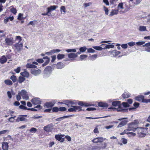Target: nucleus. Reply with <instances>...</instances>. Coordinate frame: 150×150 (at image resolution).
I'll use <instances>...</instances> for the list:
<instances>
[{
	"mask_svg": "<svg viewBox=\"0 0 150 150\" xmlns=\"http://www.w3.org/2000/svg\"><path fill=\"white\" fill-rule=\"evenodd\" d=\"M19 94H20L23 99L27 100L29 99L27 92L24 90H22L19 93Z\"/></svg>",
	"mask_w": 150,
	"mask_h": 150,
	"instance_id": "obj_4",
	"label": "nucleus"
},
{
	"mask_svg": "<svg viewBox=\"0 0 150 150\" xmlns=\"http://www.w3.org/2000/svg\"><path fill=\"white\" fill-rule=\"evenodd\" d=\"M97 55L96 54H94L92 56H91L89 57V59L90 60H94L97 58Z\"/></svg>",
	"mask_w": 150,
	"mask_h": 150,
	"instance_id": "obj_32",
	"label": "nucleus"
},
{
	"mask_svg": "<svg viewBox=\"0 0 150 150\" xmlns=\"http://www.w3.org/2000/svg\"><path fill=\"white\" fill-rule=\"evenodd\" d=\"M19 108L22 109L23 110H27L28 108L23 105H21L19 106Z\"/></svg>",
	"mask_w": 150,
	"mask_h": 150,
	"instance_id": "obj_58",
	"label": "nucleus"
},
{
	"mask_svg": "<svg viewBox=\"0 0 150 150\" xmlns=\"http://www.w3.org/2000/svg\"><path fill=\"white\" fill-rule=\"evenodd\" d=\"M16 117V116H15L13 117H11L10 118H9L8 119V120L9 121L13 122H14V118Z\"/></svg>",
	"mask_w": 150,
	"mask_h": 150,
	"instance_id": "obj_55",
	"label": "nucleus"
},
{
	"mask_svg": "<svg viewBox=\"0 0 150 150\" xmlns=\"http://www.w3.org/2000/svg\"><path fill=\"white\" fill-rule=\"evenodd\" d=\"M87 49L88 52L93 53L95 52V50L92 48H89Z\"/></svg>",
	"mask_w": 150,
	"mask_h": 150,
	"instance_id": "obj_59",
	"label": "nucleus"
},
{
	"mask_svg": "<svg viewBox=\"0 0 150 150\" xmlns=\"http://www.w3.org/2000/svg\"><path fill=\"white\" fill-rule=\"evenodd\" d=\"M93 48L95 49V50H101L102 49H103V48H102L100 46H93Z\"/></svg>",
	"mask_w": 150,
	"mask_h": 150,
	"instance_id": "obj_45",
	"label": "nucleus"
},
{
	"mask_svg": "<svg viewBox=\"0 0 150 150\" xmlns=\"http://www.w3.org/2000/svg\"><path fill=\"white\" fill-rule=\"evenodd\" d=\"M42 117V116H38V115H35L33 116L32 117V118L33 119H39L40 118H41Z\"/></svg>",
	"mask_w": 150,
	"mask_h": 150,
	"instance_id": "obj_60",
	"label": "nucleus"
},
{
	"mask_svg": "<svg viewBox=\"0 0 150 150\" xmlns=\"http://www.w3.org/2000/svg\"><path fill=\"white\" fill-rule=\"evenodd\" d=\"M114 46L112 45H108L106 46L105 47L103 48V49H107L113 48L114 47Z\"/></svg>",
	"mask_w": 150,
	"mask_h": 150,
	"instance_id": "obj_41",
	"label": "nucleus"
},
{
	"mask_svg": "<svg viewBox=\"0 0 150 150\" xmlns=\"http://www.w3.org/2000/svg\"><path fill=\"white\" fill-rule=\"evenodd\" d=\"M135 131H137V135L138 137L140 138L144 137L146 135L144 133V129L142 128H135Z\"/></svg>",
	"mask_w": 150,
	"mask_h": 150,
	"instance_id": "obj_3",
	"label": "nucleus"
},
{
	"mask_svg": "<svg viewBox=\"0 0 150 150\" xmlns=\"http://www.w3.org/2000/svg\"><path fill=\"white\" fill-rule=\"evenodd\" d=\"M75 103L74 101H72L69 100H66V105L68 106H70L74 104Z\"/></svg>",
	"mask_w": 150,
	"mask_h": 150,
	"instance_id": "obj_24",
	"label": "nucleus"
},
{
	"mask_svg": "<svg viewBox=\"0 0 150 150\" xmlns=\"http://www.w3.org/2000/svg\"><path fill=\"white\" fill-rule=\"evenodd\" d=\"M5 83L8 85H11L13 84L12 82L10 80L7 79L4 81Z\"/></svg>",
	"mask_w": 150,
	"mask_h": 150,
	"instance_id": "obj_31",
	"label": "nucleus"
},
{
	"mask_svg": "<svg viewBox=\"0 0 150 150\" xmlns=\"http://www.w3.org/2000/svg\"><path fill=\"white\" fill-rule=\"evenodd\" d=\"M60 50L59 49H55L51 50V52L52 54H54L55 53L59 52L60 51Z\"/></svg>",
	"mask_w": 150,
	"mask_h": 150,
	"instance_id": "obj_48",
	"label": "nucleus"
},
{
	"mask_svg": "<svg viewBox=\"0 0 150 150\" xmlns=\"http://www.w3.org/2000/svg\"><path fill=\"white\" fill-rule=\"evenodd\" d=\"M10 11L12 13L15 14H16L17 13V10L15 8H11L10 9Z\"/></svg>",
	"mask_w": 150,
	"mask_h": 150,
	"instance_id": "obj_53",
	"label": "nucleus"
},
{
	"mask_svg": "<svg viewBox=\"0 0 150 150\" xmlns=\"http://www.w3.org/2000/svg\"><path fill=\"white\" fill-rule=\"evenodd\" d=\"M52 111L53 112H57L59 111V108L57 107H54L52 109Z\"/></svg>",
	"mask_w": 150,
	"mask_h": 150,
	"instance_id": "obj_47",
	"label": "nucleus"
},
{
	"mask_svg": "<svg viewBox=\"0 0 150 150\" xmlns=\"http://www.w3.org/2000/svg\"><path fill=\"white\" fill-rule=\"evenodd\" d=\"M24 117H27V115H20L17 117L16 120V122H19V121H25L26 120V119Z\"/></svg>",
	"mask_w": 150,
	"mask_h": 150,
	"instance_id": "obj_10",
	"label": "nucleus"
},
{
	"mask_svg": "<svg viewBox=\"0 0 150 150\" xmlns=\"http://www.w3.org/2000/svg\"><path fill=\"white\" fill-rule=\"evenodd\" d=\"M16 40H18V43L20 42L22 40L21 38L19 36H17L16 37Z\"/></svg>",
	"mask_w": 150,
	"mask_h": 150,
	"instance_id": "obj_50",
	"label": "nucleus"
},
{
	"mask_svg": "<svg viewBox=\"0 0 150 150\" xmlns=\"http://www.w3.org/2000/svg\"><path fill=\"white\" fill-rule=\"evenodd\" d=\"M118 10H112L110 12L109 16H112L114 15H116L118 13Z\"/></svg>",
	"mask_w": 150,
	"mask_h": 150,
	"instance_id": "obj_21",
	"label": "nucleus"
},
{
	"mask_svg": "<svg viewBox=\"0 0 150 150\" xmlns=\"http://www.w3.org/2000/svg\"><path fill=\"white\" fill-rule=\"evenodd\" d=\"M135 44V42H128L127 43V44L130 47H132Z\"/></svg>",
	"mask_w": 150,
	"mask_h": 150,
	"instance_id": "obj_54",
	"label": "nucleus"
},
{
	"mask_svg": "<svg viewBox=\"0 0 150 150\" xmlns=\"http://www.w3.org/2000/svg\"><path fill=\"white\" fill-rule=\"evenodd\" d=\"M78 104L80 106H91L92 105L86 103H84L82 101H79L78 103Z\"/></svg>",
	"mask_w": 150,
	"mask_h": 150,
	"instance_id": "obj_19",
	"label": "nucleus"
},
{
	"mask_svg": "<svg viewBox=\"0 0 150 150\" xmlns=\"http://www.w3.org/2000/svg\"><path fill=\"white\" fill-rule=\"evenodd\" d=\"M130 96V94L127 92H125L122 95V96L124 99L128 98Z\"/></svg>",
	"mask_w": 150,
	"mask_h": 150,
	"instance_id": "obj_30",
	"label": "nucleus"
},
{
	"mask_svg": "<svg viewBox=\"0 0 150 150\" xmlns=\"http://www.w3.org/2000/svg\"><path fill=\"white\" fill-rule=\"evenodd\" d=\"M65 55L63 54H58L57 56V58L58 59H62L64 57Z\"/></svg>",
	"mask_w": 150,
	"mask_h": 150,
	"instance_id": "obj_43",
	"label": "nucleus"
},
{
	"mask_svg": "<svg viewBox=\"0 0 150 150\" xmlns=\"http://www.w3.org/2000/svg\"><path fill=\"white\" fill-rule=\"evenodd\" d=\"M66 118V116H64L63 117H60L59 118H58L56 119V120L58 121H60L62 120L65 119Z\"/></svg>",
	"mask_w": 150,
	"mask_h": 150,
	"instance_id": "obj_61",
	"label": "nucleus"
},
{
	"mask_svg": "<svg viewBox=\"0 0 150 150\" xmlns=\"http://www.w3.org/2000/svg\"><path fill=\"white\" fill-rule=\"evenodd\" d=\"M52 71V69L51 67L47 66L45 69L44 72L45 74L49 75L51 73Z\"/></svg>",
	"mask_w": 150,
	"mask_h": 150,
	"instance_id": "obj_8",
	"label": "nucleus"
},
{
	"mask_svg": "<svg viewBox=\"0 0 150 150\" xmlns=\"http://www.w3.org/2000/svg\"><path fill=\"white\" fill-rule=\"evenodd\" d=\"M64 66L63 64L61 62L58 63L57 65V67L58 69H61L63 68Z\"/></svg>",
	"mask_w": 150,
	"mask_h": 150,
	"instance_id": "obj_34",
	"label": "nucleus"
},
{
	"mask_svg": "<svg viewBox=\"0 0 150 150\" xmlns=\"http://www.w3.org/2000/svg\"><path fill=\"white\" fill-rule=\"evenodd\" d=\"M87 150H100L99 148L97 146H91L88 147Z\"/></svg>",
	"mask_w": 150,
	"mask_h": 150,
	"instance_id": "obj_28",
	"label": "nucleus"
},
{
	"mask_svg": "<svg viewBox=\"0 0 150 150\" xmlns=\"http://www.w3.org/2000/svg\"><path fill=\"white\" fill-rule=\"evenodd\" d=\"M56 139L59 141L61 142H62L65 140L64 139L66 138V136L63 135H56L55 136Z\"/></svg>",
	"mask_w": 150,
	"mask_h": 150,
	"instance_id": "obj_6",
	"label": "nucleus"
},
{
	"mask_svg": "<svg viewBox=\"0 0 150 150\" xmlns=\"http://www.w3.org/2000/svg\"><path fill=\"white\" fill-rule=\"evenodd\" d=\"M136 135V134L134 133H133L132 132H129L128 134V136L129 137H134Z\"/></svg>",
	"mask_w": 150,
	"mask_h": 150,
	"instance_id": "obj_51",
	"label": "nucleus"
},
{
	"mask_svg": "<svg viewBox=\"0 0 150 150\" xmlns=\"http://www.w3.org/2000/svg\"><path fill=\"white\" fill-rule=\"evenodd\" d=\"M117 10H118L120 9H121V10H123L124 9L123 3H119L117 6Z\"/></svg>",
	"mask_w": 150,
	"mask_h": 150,
	"instance_id": "obj_33",
	"label": "nucleus"
},
{
	"mask_svg": "<svg viewBox=\"0 0 150 150\" xmlns=\"http://www.w3.org/2000/svg\"><path fill=\"white\" fill-rule=\"evenodd\" d=\"M87 56H88L86 54L81 55L80 56V59L81 61L84 60L85 59H86Z\"/></svg>",
	"mask_w": 150,
	"mask_h": 150,
	"instance_id": "obj_36",
	"label": "nucleus"
},
{
	"mask_svg": "<svg viewBox=\"0 0 150 150\" xmlns=\"http://www.w3.org/2000/svg\"><path fill=\"white\" fill-rule=\"evenodd\" d=\"M105 139V138H103V137H99L94 139L93 140H92V141L95 143L101 142L103 141Z\"/></svg>",
	"mask_w": 150,
	"mask_h": 150,
	"instance_id": "obj_9",
	"label": "nucleus"
},
{
	"mask_svg": "<svg viewBox=\"0 0 150 150\" xmlns=\"http://www.w3.org/2000/svg\"><path fill=\"white\" fill-rule=\"evenodd\" d=\"M37 21H30L29 23L28 24V25H31L33 26H35V25L36 24Z\"/></svg>",
	"mask_w": 150,
	"mask_h": 150,
	"instance_id": "obj_37",
	"label": "nucleus"
},
{
	"mask_svg": "<svg viewBox=\"0 0 150 150\" xmlns=\"http://www.w3.org/2000/svg\"><path fill=\"white\" fill-rule=\"evenodd\" d=\"M127 122V121L126 120H125L121 121L119 124L117 126V128L121 127L122 126H125L126 125Z\"/></svg>",
	"mask_w": 150,
	"mask_h": 150,
	"instance_id": "obj_22",
	"label": "nucleus"
},
{
	"mask_svg": "<svg viewBox=\"0 0 150 150\" xmlns=\"http://www.w3.org/2000/svg\"><path fill=\"white\" fill-rule=\"evenodd\" d=\"M9 130H4L0 131V135L4 134L6 133H8L9 132Z\"/></svg>",
	"mask_w": 150,
	"mask_h": 150,
	"instance_id": "obj_46",
	"label": "nucleus"
},
{
	"mask_svg": "<svg viewBox=\"0 0 150 150\" xmlns=\"http://www.w3.org/2000/svg\"><path fill=\"white\" fill-rule=\"evenodd\" d=\"M15 47L17 50L20 51L22 49L23 44L22 43H18L16 45Z\"/></svg>",
	"mask_w": 150,
	"mask_h": 150,
	"instance_id": "obj_15",
	"label": "nucleus"
},
{
	"mask_svg": "<svg viewBox=\"0 0 150 150\" xmlns=\"http://www.w3.org/2000/svg\"><path fill=\"white\" fill-rule=\"evenodd\" d=\"M68 56L69 58H73L77 57V55L75 53H70L68 54Z\"/></svg>",
	"mask_w": 150,
	"mask_h": 150,
	"instance_id": "obj_27",
	"label": "nucleus"
},
{
	"mask_svg": "<svg viewBox=\"0 0 150 150\" xmlns=\"http://www.w3.org/2000/svg\"><path fill=\"white\" fill-rule=\"evenodd\" d=\"M139 31L143 32L147 31L146 27L143 26H140L138 29Z\"/></svg>",
	"mask_w": 150,
	"mask_h": 150,
	"instance_id": "obj_25",
	"label": "nucleus"
},
{
	"mask_svg": "<svg viewBox=\"0 0 150 150\" xmlns=\"http://www.w3.org/2000/svg\"><path fill=\"white\" fill-rule=\"evenodd\" d=\"M7 58L4 55H3L0 58V62L1 64H4L7 61Z\"/></svg>",
	"mask_w": 150,
	"mask_h": 150,
	"instance_id": "obj_17",
	"label": "nucleus"
},
{
	"mask_svg": "<svg viewBox=\"0 0 150 150\" xmlns=\"http://www.w3.org/2000/svg\"><path fill=\"white\" fill-rule=\"evenodd\" d=\"M144 43H145L144 41L138 42L136 43L137 45L138 46L142 45Z\"/></svg>",
	"mask_w": 150,
	"mask_h": 150,
	"instance_id": "obj_52",
	"label": "nucleus"
},
{
	"mask_svg": "<svg viewBox=\"0 0 150 150\" xmlns=\"http://www.w3.org/2000/svg\"><path fill=\"white\" fill-rule=\"evenodd\" d=\"M120 101H113L112 103V105L114 106H118L119 108H115L111 107L109 108L110 109H113L114 110H116L117 111H122L123 112H126L127 111V110L122 109V105H120Z\"/></svg>",
	"mask_w": 150,
	"mask_h": 150,
	"instance_id": "obj_1",
	"label": "nucleus"
},
{
	"mask_svg": "<svg viewBox=\"0 0 150 150\" xmlns=\"http://www.w3.org/2000/svg\"><path fill=\"white\" fill-rule=\"evenodd\" d=\"M122 107L123 106L125 108L128 107H129V105L126 102H123L122 103Z\"/></svg>",
	"mask_w": 150,
	"mask_h": 150,
	"instance_id": "obj_49",
	"label": "nucleus"
},
{
	"mask_svg": "<svg viewBox=\"0 0 150 150\" xmlns=\"http://www.w3.org/2000/svg\"><path fill=\"white\" fill-rule=\"evenodd\" d=\"M87 49V48L86 47V46H84L80 48L79 51L81 52H83L86 51Z\"/></svg>",
	"mask_w": 150,
	"mask_h": 150,
	"instance_id": "obj_39",
	"label": "nucleus"
},
{
	"mask_svg": "<svg viewBox=\"0 0 150 150\" xmlns=\"http://www.w3.org/2000/svg\"><path fill=\"white\" fill-rule=\"evenodd\" d=\"M92 3L91 2H89L88 3H84L83 4V6H85V7H86L88 6H89L91 5Z\"/></svg>",
	"mask_w": 150,
	"mask_h": 150,
	"instance_id": "obj_64",
	"label": "nucleus"
},
{
	"mask_svg": "<svg viewBox=\"0 0 150 150\" xmlns=\"http://www.w3.org/2000/svg\"><path fill=\"white\" fill-rule=\"evenodd\" d=\"M41 72V70L39 69L37 70H31V73L35 76L40 74Z\"/></svg>",
	"mask_w": 150,
	"mask_h": 150,
	"instance_id": "obj_13",
	"label": "nucleus"
},
{
	"mask_svg": "<svg viewBox=\"0 0 150 150\" xmlns=\"http://www.w3.org/2000/svg\"><path fill=\"white\" fill-rule=\"evenodd\" d=\"M60 11L62 14H64L66 12L65 7L64 6H61L60 7Z\"/></svg>",
	"mask_w": 150,
	"mask_h": 150,
	"instance_id": "obj_35",
	"label": "nucleus"
},
{
	"mask_svg": "<svg viewBox=\"0 0 150 150\" xmlns=\"http://www.w3.org/2000/svg\"><path fill=\"white\" fill-rule=\"evenodd\" d=\"M53 129V126L52 124L47 125L44 127V130L47 132H52Z\"/></svg>",
	"mask_w": 150,
	"mask_h": 150,
	"instance_id": "obj_5",
	"label": "nucleus"
},
{
	"mask_svg": "<svg viewBox=\"0 0 150 150\" xmlns=\"http://www.w3.org/2000/svg\"><path fill=\"white\" fill-rule=\"evenodd\" d=\"M58 6L55 5L51 6L47 8V11H48V13H50L51 11L55 10L57 8Z\"/></svg>",
	"mask_w": 150,
	"mask_h": 150,
	"instance_id": "obj_16",
	"label": "nucleus"
},
{
	"mask_svg": "<svg viewBox=\"0 0 150 150\" xmlns=\"http://www.w3.org/2000/svg\"><path fill=\"white\" fill-rule=\"evenodd\" d=\"M99 106L102 107H105L108 106V104L106 103H104L102 102H100L98 103Z\"/></svg>",
	"mask_w": 150,
	"mask_h": 150,
	"instance_id": "obj_26",
	"label": "nucleus"
},
{
	"mask_svg": "<svg viewBox=\"0 0 150 150\" xmlns=\"http://www.w3.org/2000/svg\"><path fill=\"white\" fill-rule=\"evenodd\" d=\"M111 54L113 56H116L119 54L120 52L119 51L116 50H113L111 51H110Z\"/></svg>",
	"mask_w": 150,
	"mask_h": 150,
	"instance_id": "obj_20",
	"label": "nucleus"
},
{
	"mask_svg": "<svg viewBox=\"0 0 150 150\" xmlns=\"http://www.w3.org/2000/svg\"><path fill=\"white\" fill-rule=\"evenodd\" d=\"M25 79L24 78L22 77L21 76H20L19 77L18 79V82L20 83H22L25 80Z\"/></svg>",
	"mask_w": 150,
	"mask_h": 150,
	"instance_id": "obj_40",
	"label": "nucleus"
},
{
	"mask_svg": "<svg viewBox=\"0 0 150 150\" xmlns=\"http://www.w3.org/2000/svg\"><path fill=\"white\" fill-rule=\"evenodd\" d=\"M137 124V122L136 121L131 123L129 125V128L128 129L125 130H124V133H125V134H126L128 135L129 133V132H128L129 131L132 130V131L134 132L135 129L134 128V127L133 126Z\"/></svg>",
	"mask_w": 150,
	"mask_h": 150,
	"instance_id": "obj_2",
	"label": "nucleus"
},
{
	"mask_svg": "<svg viewBox=\"0 0 150 150\" xmlns=\"http://www.w3.org/2000/svg\"><path fill=\"white\" fill-rule=\"evenodd\" d=\"M13 38H8L5 39L6 43L8 45H11L13 44Z\"/></svg>",
	"mask_w": 150,
	"mask_h": 150,
	"instance_id": "obj_14",
	"label": "nucleus"
},
{
	"mask_svg": "<svg viewBox=\"0 0 150 150\" xmlns=\"http://www.w3.org/2000/svg\"><path fill=\"white\" fill-rule=\"evenodd\" d=\"M131 1L134 3L135 4H139L141 1V0H130Z\"/></svg>",
	"mask_w": 150,
	"mask_h": 150,
	"instance_id": "obj_42",
	"label": "nucleus"
},
{
	"mask_svg": "<svg viewBox=\"0 0 150 150\" xmlns=\"http://www.w3.org/2000/svg\"><path fill=\"white\" fill-rule=\"evenodd\" d=\"M103 8L105 12V14L106 15L108 14V9L105 6H104Z\"/></svg>",
	"mask_w": 150,
	"mask_h": 150,
	"instance_id": "obj_62",
	"label": "nucleus"
},
{
	"mask_svg": "<svg viewBox=\"0 0 150 150\" xmlns=\"http://www.w3.org/2000/svg\"><path fill=\"white\" fill-rule=\"evenodd\" d=\"M121 142L123 144H125L127 142V140L126 139L124 138H122L121 139Z\"/></svg>",
	"mask_w": 150,
	"mask_h": 150,
	"instance_id": "obj_57",
	"label": "nucleus"
},
{
	"mask_svg": "<svg viewBox=\"0 0 150 150\" xmlns=\"http://www.w3.org/2000/svg\"><path fill=\"white\" fill-rule=\"evenodd\" d=\"M74 107L75 112L79 111L81 110V107L80 106H74Z\"/></svg>",
	"mask_w": 150,
	"mask_h": 150,
	"instance_id": "obj_38",
	"label": "nucleus"
},
{
	"mask_svg": "<svg viewBox=\"0 0 150 150\" xmlns=\"http://www.w3.org/2000/svg\"><path fill=\"white\" fill-rule=\"evenodd\" d=\"M144 97L143 96H139L135 97V99L136 100L139 101H142L143 102H148L145 101L146 100L144 99Z\"/></svg>",
	"mask_w": 150,
	"mask_h": 150,
	"instance_id": "obj_12",
	"label": "nucleus"
},
{
	"mask_svg": "<svg viewBox=\"0 0 150 150\" xmlns=\"http://www.w3.org/2000/svg\"><path fill=\"white\" fill-rule=\"evenodd\" d=\"M66 110V108L64 107H60L59 108V111H64Z\"/></svg>",
	"mask_w": 150,
	"mask_h": 150,
	"instance_id": "obj_63",
	"label": "nucleus"
},
{
	"mask_svg": "<svg viewBox=\"0 0 150 150\" xmlns=\"http://www.w3.org/2000/svg\"><path fill=\"white\" fill-rule=\"evenodd\" d=\"M2 147L4 150H8V144L7 142L2 143Z\"/></svg>",
	"mask_w": 150,
	"mask_h": 150,
	"instance_id": "obj_18",
	"label": "nucleus"
},
{
	"mask_svg": "<svg viewBox=\"0 0 150 150\" xmlns=\"http://www.w3.org/2000/svg\"><path fill=\"white\" fill-rule=\"evenodd\" d=\"M26 68H37L36 66L32 64L28 63L26 66Z\"/></svg>",
	"mask_w": 150,
	"mask_h": 150,
	"instance_id": "obj_23",
	"label": "nucleus"
},
{
	"mask_svg": "<svg viewBox=\"0 0 150 150\" xmlns=\"http://www.w3.org/2000/svg\"><path fill=\"white\" fill-rule=\"evenodd\" d=\"M20 74L23 76L26 77H28L29 75V73L26 71L21 72Z\"/></svg>",
	"mask_w": 150,
	"mask_h": 150,
	"instance_id": "obj_29",
	"label": "nucleus"
},
{
	"mask_svg": "<svg viewBox=\"0 0 150 150\" xmlns=\"http://www.w3.org/2000/svg\"><path fill=\"white\" fill-rule=\"evenodd\" d=\"M10 79L13 81V82H15L16 81V77L14 75L12 76L11 77Z\"/></svg>",
	"mask_w": 150,
	"mask_h": 150,
	"instance_id": "obj_44",
	"label": "nucleus"
},
{
	"mask_svg": "<svg viewBox=\"0 0 150 150\" xmlns=\"http://www.w3.org/2000/svg\"><path fill=\"white\" fill-rule=\"evenodd\" d=\"M55 103L56 102L54 100H52L51 101L47 102L45 104L44 106H46L47 108H51L54 105Z\"/></svg>",
	"mask_w": 150,
	"mask_h": 150,
	"instance_id": "obj_7",
	"label": "nucleus"
},
{
	"mask_svg": "<svg viewBox=\"0 0 150 150\" xmlns=\"http://www.w3.org/2000/svg\"><path fill=\"white\" fill-rule=\"evenodd\" d=\"M32 102L34 105H36L41 103V101L40 99L38 98H35L32 99L31 100Z\"/></svg>",
	"mask_w": 150,
	"mask_h": 150,
	"instance_id": "obj_11",
	"label": "nucleus"
},
{
	"mask_svg": "<svg viewBox=\"0 0 150 150\" xmlns=\"http://www.w3.org/2000/svg\"><path fill=\"white\" fill-rule=\"evenodd\" d=\"M66 51L68 52H76V50L75 49H70L66 50Z\"/></svg>",
	"mask_w": 150,
	"mask_h": 150,
	"instance_id": "obj_56",
	"label": "nucleus"
}]
</instances>
